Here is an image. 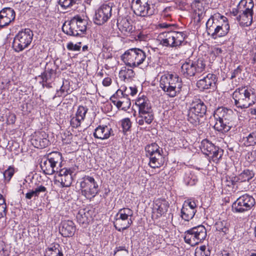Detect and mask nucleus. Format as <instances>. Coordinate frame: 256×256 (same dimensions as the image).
I'll return each mask as SVG.
<instances>
[{"label":"nucleus","mask_w":256,"mask_h":256,"mask_svg":"<svg viewBox=\"0 0 256 256\" xmlns=\"http://www.w3.org/2000/svg\"><path fill=\"white\" fill-rule=\"evenodd\" d=\"M210 252L206 250L205 246H200L199 248H196L194 256H210Z\"/></svg>","instance_id":"obj_50"},{"label":"nucleus","mask_w":256,"mask_h":256,"mask_svg":"<svg viewBox=\"0 0 256 256\" xmlns=\"http://www.w3.org/2000/svg\"><path fill=\"white\" fill-rule=\"evenodd\" d=\"M33 32L29 28H25L19 32L14 38L12 48L16 52L22 51L32 43L33 38Z\"/></svg>","instance_id":"obj_5"},{"label":"nucleus","mask_w":256,"mask_h":256,"mask_svg":"<svg viewBox=\"0 0 256 256\" xmlns=\"http://www.w3.org/2000/svg\"><path fill=\"white\" fill-rule=\"evenodd\" d=\"M133 211L129 208L120 209L115 216L114 224L119 232L128 228L132 224Z\"/></svg>","instance_id":"obj_7"},{"label":"nucleus","mask_w":256,"mask_h":256,"mask_svg":"<svg viewBox=\"0 0 256 256\" xmlns=\"http://www.w3.org/2000/svg\"><path fill=\"white\" fill-rule=\"evenodd\" d=\"M122 126L124 132H127L130 130L132 126V122L129 118H125L121 121Z\"/></svg>","instance_id":"obj_56"},{"label":"nucleus","mask_w":256,"mask_h":256,"mask_svg":"<svg viewBox=\"0 0 256 256\" xmlns=\"http://www.w3.org/2000/svg\"><path fill=\"white\" fill-rule=\"evenodd\" d=\"M190 108L192 112L199 114L200 117H202L206 112V107L204 102L198 98L193 100Z\"/></svg>","instance_id":"obj_22"},{"label":"nucleus","mask_w":256,"mask_h":256,"mask_svg":"<svg viewBox=\"0 0 256 256\" xmlns=\"http://www.w3.org/2000/svg\"><path fill=\"white\" fill-rule=\"evenodd\" d=\"M92 211L87 208L80 209L76 215L78 222L86 226L91 220Z\"/></svg>","instance_id":"obj_20"},{"label":"nucleus","mask_w":256,"mask_h":256,"mask_svg":"<svg viewBox=\"0 0 256 256\" xmlns=\"http://www.w3.org/2000/svg\"><path fill=\"white\" fill-rule=\"evenodd\" d=\"M59 248L60 245L56 244L52 247L48 248L45 256H63V254L60 250Z\"/></svg>","instance_id":"obj_43"},{"label":"nucleus","mask_w":256,"mask_h":256,"mask_svg":"<svg viewBox=\"0 0 256 256\" xmlns=\"http://www.w3.org/2000/svg\"><path fill=\"white\" fill-rule=\"evenodd\" d=\"M132 8L136 15L141 16H152L156 12L152 0H133Z\"/></svg>","instance_id":"obj_8"},{"label":"nucleus","mask_w":256,"mask_h":256,"mask_svg":"<svg viewBox=\"0 0 256 256\" xmlns=\"http://www.w3.org/2000/svg\"><path fill=\"white\" fill-rule=\"evenodd\" d=\"M196 4V8L194 10V12L196 14H198L199 18H200L204 14V8L202 6V4L200 2H198Z\"/></svg>","instance_id":"obj_58"},{"label":"nucleus","mask_w":256,"mask_h":256,"mask_svg":"<svg viewBox=\"0 0 256 256\" xmlns=\"http://www.w3.org/2000/svg\"><path fill=\"white\" fill-rule=\"evenodd\" d=\"M81 43L80 42L79 44H74L72 42H69L66 48L72 51H78L80 50L81 46L80 44Z\"/></svg>","instance_id":"obj_61"},{"label":"nucleus","mask_w":256,"mask_h":256,"mask_svg":"<svg viewBox=\"0 0 256 256\" xmlns=\"http://www.w3.org/2000/svg\"><path fill=\"white\" fill-rule=\"evenodd\" d=\"M251 12H240L236 16V20L239 22L240 25L243 26H248L251 25L252 22V15Z\"/></svg>","instance_id":"obj_30"},{"label":"nucleus","mask_w":256,"mask_h":256,"mask_svg":"<svg viewBox=\"0 0 256 256\" xmlns=\"http://www.w3.org/2000/svg\"><path fill=\"white\" fill-rule=\"evenodd\" d=\"M16 14L14 10L10 8H3L0 11V28H4L8 25L14 20Z\"/></svg>","instance_id":"obj_18"},{"label":"nucleus","mask_w":256,"mask_h":256,"mask_svg":"<svg viewBox=\"0 0 256 256\" xmlns=\"http://www.w3.org/2000/svg\"><path fill=\"white\" fill-rule=\"evenodd\" d=\"M216 146L210 140L206 139L202 140L200 148L202 153L206 156H210Z\"/></svg>","instance_id":"obj_36"},{"label":"nucleus","mask_w":256,"mask_h":256,"mask_svg":"<svg viewBox=\"0 0 256 256\" xmlns=\"http://www.w3.org/2000/svg\"><path fill=\"white\" fill-rule=\"evenodd\" d=\"M145 150L147 157L156 155V154H160L163 153L162 149L155 142L147 145L145 148Z\"/></svg>","instance_id":"obj_35"},{"label":"nucleus","mask_w":256,"mask_h":256,"mask_svg":"<svg viewBox=\"0 0 256 256\" xmlns=\"http://www.w3.org/2000/svg\"><path fill=\"white\" fill-rule=\"evenodd\" d=\"M246 158L249 162H252L256 159V150H254L248 152Z\"/></svg>","instance_id":"obj_62"},{"label":"nucleus","mask_w":256,"mask_h":256,"mask_svg":"<svg viewBox=\"0 0 256 256\" xmlns=\"http://www.w3.org/2000/svg\"><path fill=\"white\" fill-rule=\"evenodd\" d=\"M88 22L86 20L82 19L79 16H74L72 18V23L68 28H74V27H77V32H80V36L84 34L86 30V26ZM70 30V29H68Z\"/></svg>","instance_id":"obj_24"},{"label":"nucleus","mask_w":256,"mask_h":256,"mask_svg":"<svg viewBox=\"0 0 256 256\" xmlns=\"http://www.w3.org/2000/svg\"><path fill=\"white\" fill-rule=\"evenodd\" d=\"M206 68V64L203 59L198 58L194 61L186 59L181 66V72L186 77H191L202 72Z\"/></svg>","instance_id":"obj_6"},{"label":"nucleus","mask_w":256,"mask_h":256,"mask_svg":"<svg viewBox=\"0 0 256 256\" xmlns=\"http://www.w3.org/2000/svg\"><path fill=\"white\" fill-rule=\"evenodd\" d=\"M112 132V128L110 127L105 125L99 126L94 130V136L98 139L106 140L110 137Z\"/></svg>","instance_id":"obj_21"},{"label":"nucleus","mask_w":256,"mask_h":256,"mask_svg":"<svg viewBox=\"0 0 256 256\" xmlns=\"http://www.w3.org/2000/svg\"><path fill=\"white\" fill-rule=\"evenodd\" d=\"M220 14H214L208 20L206 23V30L208 34H212L213 31L215 29V28L218 25L219 21L218 20V18H220Z\"/></svg>","instance_id":"obj_33"},{"label":"nucleus","mask_w":256,"mask_h":256,"mask_svg":"<svg viewBox=\"0 0 256 256\" xmlns=\"http://www.w3.org/2000/svg\"><path fill=\"white\" fill-rule=\"evenodd\" d=\"M169 207V204L164 198H158L154 201L152 218L157 219L166 214Z\"/></svg>","instance_id":"obj_13"},{"label":"nucleus","mask_w":256,"mask_h":256,"mask_svg":"<svg viewBox=\"0 0 256 256\" xmlns=\"http://www.w3.org/2000/svg\"><path fill=\"white\" fill-rule=\"evenodd\" d=\"M72 23V18L71 19V20L70 22H68V24H66V22H65L63 24L62 27V31L68 35L72 36H80V32H77V30H78L77 27H74V29L72 28V29L71 30V28H70L69 30H67V28L69 29L68 28L70 26Z\"/></svg>","instance_id":"obj_41"},{"label":"nucleus","mask_w":256,"mask_h":256,"mask_svg":"<svg viewBox=\"0 0 256 256\" xmlns=\"http://www.w3.org/2000/svg\"><path fill=\"white\" fill-rule=\"evenodd\" d=\"M120 29L122 31L130 32L132 29V26L127 20H122L119 24Z\"/></svg>","instance_id":"obj_54"},{"label":"nucleus","mask_w":256,"mask_h":256,"mask_svg":"<svg viewBox=\"0 0 256 256\" xmlns=\"http://www.w3.org/2000/svg\"><path fill=\"white\" fill-rule=\"evenodd\" d=\"M172 8L170 7H167L165 8L162 13V16L163 19L166 20H172L171 14Z\"/></svg>","instance_id":"obj_57"},{"label":"nucleus","mask_w":256,"mask_h":256,"mask_svg":"<svg viewBox=\"0 0 256 256\" xmlns=\"http://www.w3.org/2000/svg\"><path fill=\"white\" fill-rule=\"evenodd\" d=\"M80 188L82 195L88 199L94 198L99 192L97 182L90 176H85L82 179Z\"/></svg>","instance_id":"obj_10"},{"label":"nucleus","mask_w":256,"mask_h":256,"mask_svg":"<svg viewBox=\"0 0 256 256\" xmlns=\"http://www.w3.org/2000/svg\"><path fill=\"white\" fill-rule=\"evenodd\" d=\"M40 168L45 174L51 175L50 162L48 156L46 160L44 159L42 160Z\"/></svg>","instance_id":"obj_48"},{"label":"nucleus","mask_w":256,"mask_h":256,"mask_svg":"<svg viewBox=\"0 0 256 256\" xmlns=\"http://www.w3.org/2000/svg\"><path fill=\"white\" fill-rule=\"evenodd\" d=\"M124 91V94L127 96H128V94L134 96L136 95L138 92L137 88L135 86L125 88Z\"/></svg>","instance_id":"obj_59"},{"label":"nucleus","mask_w":256,"mask_h":256,"mask_svg":"<svg viewBox=\"0 0 256 256\" xmlns=\"http://www.w3.org/2000/svg\"><path fill=\"white\" fill-rule=\"evenodd\" d=\"M14 173V168L13 167L10 166L4 172L3 174L4 180L6 182H9L13 176Z\"/></svg>","instance_id":"obj_52"},{"label":"nucleus","mask_w":256,"mask_h":256,"mask_svg":"<svg viewBox=\"0 0 256 256\" xmlns=\"http://www.w3.org/2000/svg\"><path fill=\"white\" fill-rule=\"evenodd\" d=\"M154 118V113L152 111L138 112V124L140 126L144 125V123L150 124Z\"/></svg>","instance_id":"obj_28"},{"label":"nucleus","mask_w":256,"mask_h":256,"mask_svg":"<svg viewBox=\"0 0 256 256\" xmlns=\"http://www.w3.org/2000/svg\"><path fill=\"white\" fill-rule=\"evenodd\" d=\"M172 43L173 48L180 46L184 42L186 34L184 32H179L172 30Z\"/></svg>","instance_id":"obj_31"},{"label":"nucleus","mask_w":256,"mask_h":256,"mask_svg":"<svg viewBox=\"0 0 256 256\" xmlns=\"http://www.w3.org/2000/svg\"><path fill=\"white\" fill-rule=\"evenodd\" d=\"M234 115L232 110L224 107L218 108L214 112L216 120L214 128L218 132H227L232 126L231 122Z\"/></svg>","instance_id":"obj_3"},{"label":"nucleus","mask_w":256,"mask_h":256,"mask_svg":"<svg viewBox=\"0 0 256 256\" xmlns=\"http://www.w3.org/2000/svg\"><path fill=\"white\" fill-rule=\"evenodd\" d=\"M172 30L161 32L158 36V40L163 46L173 48L172 46Z\"/></svg>","instance_id":"obj_26"},{"label":"nucleus","mask_w":256,"mask_h":256,"mask_svg":"<svg viewBox=\"0 0 256 256\" xmlns=\"http://www.w3.org/2000/svg\"><path fill=\"white\" fill-rule=\"evenodd\" d=\"M125 96L126 94H124V90L119 89L116 92L113 96H112L110 97V100L114 104V101H118L120 98H122V96Z\"/></svg>","instance_id":"obj_55"},{"label":"nucleus","mask_w":256,"mask_h":256,"mask_svg":"<svg viewBox=\"0 0 256 256\" xmlns=\"http://www.w3.org/2000/svg\"><path fill=\"white\" fill-rule=\"evenodd\" d=\"M220 18L222 20V22H219L211 34L212 38L214 39L218 37H222L226 36L230 30V26L227 21V18L224 16H220Z\"/></svg>","instance_id":"obj_17"},{"label":"nucleus","mask_w":256,"mask_h":256,"mask_svg":"<svg viewBox=\"0 0 256 256\" xmlns=\"http://www.w3.org/2000/svg\"><path fill=\"white\" fill-rule=\"evenodd\" d=\"M185 184L188 186H193L196 182V178L194 175H192L190 172H187L184 178Z\"/></svg>","instance_id":"obj_46"},{"label":"nucleus","mask_w":256,"mask_h":256,"mask_svg":"<svg viewBox=\"0 0 256 256\" xmlns=\"http://www.w3.org/2000/svg\"><path fill=\"white\" fill-rule=\"evenodd\" d=\"M193 233L191 229L184 232V242L191 246H194L200 242L196 235Z\"/></svg>","instance_id":"obj_37"},{"label":"nucleus","mask_w":256,"mask_h":256,"mask_svg":"<svg viewBox=\"0 0 256 256\" xmlns=\"http://www.w3.org/2000/svg\"><path fill=\"white\" fill-rule=\"evenodd\" d=\"M120 77L124 80L132 78L134 76L135 73L132 69L123 67L119 72Z\"/></svg>","instance_id":"obj_44"},{"label":"nucleus","mask_w":256,"mask_h":256,"mask_svg":"<svg viewBox=\"0 0 256 256\" xmlns=\"http://www.w3.org/2000/svg\"><path fill=\"white\" fill-rule=\"evenodd\" d=\"M196 212V210H192L189 207L183 205L181 210V217L184 220L188 221L194 218Z\"/></svg>","instance_id":"obj_39"},{"label":"nucleus","mask_w":256,"mask_h":256,"mask_svg":"<svg viewBox=\"0 0 256 256\" xmlns=\"http://www.w3.org/2000/svg\"><path fill=\"white\" fill-rule=\"evenodd\" d=\"M223 155V150L218 147L216 146L214 150H213L210 156L212 158V160L217 163L219 160L222 158Z\"/></svg>","instance_id":"obj_45"},{"label":"nucleus","mask_w":256,"mask_h":256,"mask_svg":"<svg viewBox=\"0 0 256 256\" xmlns=\"http://www.w3.org/2000/svg\"><path fill=\"white\" fill-rule=\"evenodd\" d=\"M193 234L196 235L200 242H203L207 236L206 230L205 227L202 225L190 228Z\"/></svg>","instance_id":"obj_38"},{"label":"nucleus","mask_w":256,"mask_h":256,"mask_svg":"<svg viewBox=\"0 0 256 256\" xmlns=\"http://www.w3.org/2000/svg\"><path fill=\"white\" fill-rule=\"evenodd\" d=\"M146 52L138 48H130L122 55L121 59L126 65L136 68L142 64L146 59Z\"/></svg>","instance_id":"obj_4"},{"label":"nucleus","mask_w":256,"mask_h":256,"mask_svg":"<svg viewBox=\"0 0 256 256\" xmlns=\"http://www.w3.org/2000/svg\"><path fill=\"white\" fill-rule=\"evenodd\" d=\"M6 206L2 194H0V218L6 215Z\"/></svg>","instance_id":"obj_51"},{"label":"nucleus","mask_w":256,"mask_h":256,"mask_svg":"<svg viewBox=\"0 0 256 256\" xmlns=\"http://www.w3.org/2000/svg\"><path fill=\"white\" fill-rule=\"evenodd\" d=\"M136 104L138 107V112L152 110L150 101L144 95L138 96L136 101Z\"/></svg>","instance_id":"obj_25"},{"label":"nucleus","mask_w":256,"mask_h":256,"mask_svg":"<svg viewBox=\"0 0 256 256\" xmlns=\"http://www.w3.org/2000/svg\"><path fill=\"white\" fill-rule=\"evenodd\" d=\"M200 115L191 112V108H190L189 112L188 114V120L192 124H196L199 122Z\"/></svg>","instance_id":"obj_53"},{"label":"nucleus","mask_w":256,"mask_h":256,"mask_svg":"<svg viewBox=\"0 0 256 256\" xmlns=\"http://www.w3.org/2000/svg\"><path fill=\"white\" fill-rule=\"evenodd\" d=\"M150 161L148 165L152 168H156L161 167L164 162V158L162 154H156L148 157Z\"/></svg>","instance_id":"obj_29"},{"label":"nucleus","mask_w":256,"mask_h":256,"mask_svg":"<svg viewBox=\"0 0 256 256\" xmlns=\"http://www.w3.org/2000/svg\"><path fill=\"white\" fill-rule=\"evenodd\" d=\"M72 173L73 171L70 168H60L56 174V180L60 183L62 187H68L72 182Z\"/></svg>","instance_id":"obj_12"},{"label":"nucleus","mask_w":256,"mask_h":256,"mask_svg":"<svg viewBox=\"0 0 256 256\" xmlns=\"http://www.w3.org/2000/svg\"><path fill=\"white\" fill-rule=\"evenodd\" d=\"M82 121H83V120H81L80 118L75 116L70 120V125L73 128H78L80 126Z\"/></svg>","instance_id":"obj_60"},{"label":"nucleus","mask_w":256,"mask_h":256,"mask_svg":"<svg viewBox=\"0 0 256 256\" xmlns=\"http://www.w3.org/2000/svg\"><path fill=\"white\" fill-rule=\"evenodd\" d=\"M216 75L208 74L197 82L196 86L202 90L212 88L214 89L216 88Z\"/></svg>","instance_id":"obj_16"},{"label":"nucleus","mask_w":256,"mask_h":256,"mask_svg":"<svg viewBox=\"0 0 256 256\" xmlns=\"http://www.w3.org/2000/svg\"><path fill=\"white\" fill-rule=\"evenodd\" d=\"M242 70L240 66H238L233 72H231L230 78L232 79L238 76L241 73Z\"/></svg>","instance_id":"obj_64"},{"label":"nucleus","mask_w":256,"mask_h":256,"mask_svg":"<svg viewBox=\"0 0 256 256\" xmlns=\"http://www.w3.org/2000/svg\"><path fill=\"white\" fill-rule=\"evenodd\" d=\"M183 205L186 207H189V208H190L192 210H196V202L194 201L188 200L184 202Z\"/></svg>","instance_id":"obj_63"},{"label":"nucleus","mask_w":256,"mask_h":256,"mask_svg":"<svg viewBox=\"0 0 256 256\" xmlns=\"http://www.w3.org/2000/svg\"><path fill=\"white\" fill-rule=\"evenodd\" d=\"M112 8L107 4L101 6L96 10L94 22L97 25L106 23L112 16Z\"/></svg>","instance_id":"obj_11"},{"label":"nucleus","mask_w":256,"mask_h":256,"mask_svg":"<svg viewBox=\"0 0 256 256\" xmlns=\"http://www.w3.org/2000/svg\"><path fill=\"white\" fill-rule=\"evenodd\" d=\"M46 192V188L44 186L40 185L34 188L26 194V198L30 200L32 197H38L41 192Z\"/></svg>","instance_id":"obj_40"},{"label":"nucleus","mask_w":256,"mask_h":256,"mask_svg":"<svg viewBox=\"0 0 256 256\" xmlns=\"http://www.w3.org/2000/svg\"><path fill=\"white\" fill-rule=\"evenodd\" d=\"M238 6L240 12L254 13V4L252 0H241Z\"/></svg>","instance_id":"obj_32"},{"label":"nucleus","mask_w":256,"mask_h":256,"mask_svg":"<svg viewBox=\"0 0 256 256\" xmlns=\"http://www.w3.org/2000/svg\"><path fill=\"white\" fill-rule=\"evenodd\" d=\"M232 98L236 107L246 108L256 102V94L250 88L241 87L233 92Z\"/></svg>","instance_id":"obj_2"},{"label":"nucleus","mask_w":256,"mask_h":256,"mask_svg":"<svg viewBox=\"0 0 256 256\" xmlns=\"http://www.w3.org/2000/svg\"><path fill=\"white\" fill-rule=\"evenodd\" d=\"M114 104L118 109H121L124 111H126L130 108L131 106L130 99L127 96L120 98L118 101H114Z\"/></svg>","instance_id":"obj_34"},{"label":"nucleus","mask_w":256,"mask_h":256,"mask_svg":"<svg viewBox=\"0 0 256 256\" xmlns=\"http://www.w3.org/2000/svg\"><path fill=\"white\" fill-rule=\"evenodd\" d=\"M254 176V173L252 171L249 170H244L237 177L234 178V180L232 181V183L234 182H238L239 184L237 186V188L240 190H241L240 188L242 182H248Z\"/></svg>","instance_id":"obj_27"},{"label":"nucleus","mask_w":256,"mask_h":256,"mask_svg":"<svg viewBox=\"0 0 256 256\" xmlns=\"http://www.w3.org/2000/svg\"><path fill=\"white\" fill-rule=\"evenodd\" d=\"M56 66H55L54 62H49L46 63L44 72L40 76L42 80V84L43 86H47L46 84H44V82H46L47 81L52 78V76L56 74Z\"/></svg>","instance_id":"obj_23"},{"label":"nucleus","mask_w":256,"mask_h":256,"mask_svg":"<svg viewBox=\"0 0 256 256\" xmlns=\"http://www.w3.org/2000/svg\"><path fill=\"white\" fill-rule=\"evenodd\" d=\"M48 138V135L44 132H37L32 136L31 142L35 148H42L48 146L50 144Z\"/></svg>","instance_id":"obj_15"},{"label":"nucleus","mask_w":256,"mask_h":256,"mask_svg":"<svg viewBox=\"0 0 256 256\" xmlns=\"http://www.w3.org/2000/svg\"><path fill=\"white\" fill-rule=\"evenodd\" d=\"M50 162L51 174H56L62 168V156L60 152H54L48 154Z\"/></svg>","instance_id":"obj_14"},{"label":"nucleus","mask_w":256,"mask_h":256,"mask_svg":"<svg viewBox=\"0 0 256 256\" xmlns=\"http://www.w3.org/2000/svg\"><path fill=\"white\" fill-rule=\"evenodd\" d=\"M216 230L226 234L229 232L230 224L225 220L218 221L215 224Z\"/></svg>","instance_id":"obj_42"},{"label":"nucleus","mask_w":256,"mask_h":256,"mask_svg":"<svg viewBox=\"0 0 256 256\" xmlns=\"http://www.w3.org/2000/svg\"><path fill=\"white\" fill-rule=\"evenodd\" d=\"M160 85L169 97L174 98L180 93L182 84L177 74L166 73L161 76Z\"/></svg>","instance_id":"obj_1"},{"label":"nucleus","mask_w":256,"mask_h":256,"mask_svg":"<svg viewBox=\"0 0 256 256\" xmlns=\"http://www.w3.org/2000/svg\"><path fill=\"white\" fill-rule=\"evenodd\" d=\"M88 108L82 106H80L76 112L75 116L80 118L81 120H84Z\"/></svg>","instance_id":"obj_49"},{"label":"nucleus","mask_w":256,"mask_h":256,"mask_svg":"<svg viewBox=\"0 0 256 256\" xmlns=\"http://www.w3.org/2000/svg\"><path fill=\"white\" fill-rule=\"evenodd\" d=\"M255 200L250 195L246 194L240 196L232 204L234 213L244 214L250 210L255 204Z\"/></svg>","instance_id":"obj_9"},{"label":"nucleus","mask_w":256,"mask_h":256,"mask_svg":"<svg viewBox=\"0 0 256 256\" xmlns=\"http://www.w3.org/2000/svg\"><path fill=\"white\" fill-rule=\"evenodd\" d=\"M244 144L246 146H254L256 144V131L250 132L246 138Z\"/></svg>","instance_id":"obj_47"},{"label":"nucleus","mask_w":256,"mask_h":256,"mask_svg":"<svg viewBox=\"0 0 256 256\" xmlns=\"http://www.w3.org/2000/svg\"><path fill=\"white\" fill-rule=\"evenodd\" d=\"M76 226L72 220H64L62 222L60 232L64 237L72 236L75 232Z\"/></svg>","instance_id":"obj_19"}]
</instances>
